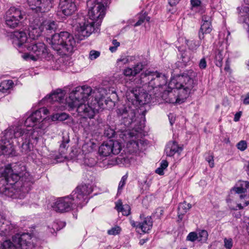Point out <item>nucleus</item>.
I'll list each match as a JSON object with an SVG mask.
<instances>
[{"label": "nucleus", "mask_w": 249, "mask_h": 249, "mask_svg": "<svg viewBox=\"0 0 249 249\" xmlns=\"http://www.w3.org/2000/svg\"><path fill=\"white\" fill-rule=\"evenodd\" d=\"M74 205L70 196L59 198L53 204V208L56 212L63 213L70 211Z\"/></svg>", "instance_id": "nucleus-17"}, {"label": "nucleus", "mask_w": 249, "mask_h": 249, "mask_svg": "<svg viewBox=\"0 0 249 249\" xmlns=\"http://www.w3.org/2000/svg\"><path fill=\"white\" fill-rule=\"evenodd\" d=\"M63 140L62 141V143L60 144V148H65L67 147V144H68V143L70 142V139L68 136H63Z\"/></svg>", "instance_id": "nucleus-50"}, {"label": "nucleus", "mask_w": 249, "mask_h": 249, "mask_svg": "<svg viewBox=\"0 0 249 249\" xmlns=\"http://www.w3.org/2000/svg\"><path fill=\"white\" fill-rule=\"evenodd\" d=\"M100 53L99 51L92 50L89 52V58L90 60H94L99 56Z\"/></svg>", "instance_id": "nucleus-48"}, {"label": "nucleus", "mask_w": 249, "mask_h": 249, "mask_svg": "<svg viewBox=\"0 0 249 249\" xmlns=\"http://www.w3.org/2000/svg\"><path fill=\"white\" fill-rule=\"evenodd\" d=\"M52 48L60 55L72 52L76 42L72 35L68 32H61L52 36L50 39Z\"/></svg>", "instance_id": "nucleus-6"}, {"label": "nucleus", "mask_w": 249, "mask_h": 249, "mask_svg": "<svg viewBox=\"0 0 249 249\" xmlns=\"http://www.w3.org/2000/svg\"><path fill=\"white\" fill-rule=\"evenodd\" d=\"M59 222L57 221L54 222L52 225V228L53 230V231H57L61 229V227L58 225Z\"/></svg>", "instance_id": "nucleus-55"}, {"label": "nucleus", "mask_w": 249, "mask_h": 249, "mask_svg": "<svg viewBox=\"0 0 249 249\" xmlns=\"http://www.w3.org/2000/svg\"><path fill=\"white\" fill-rule=\"evenodd\" d=\"M236 193L241 194L239 196L240 198L242 199L247 197V192L249 191V182L245 181H240L236 185V186L233 187L232 190Z\"/></svg>", "instance_id": "nucleus-25"}, {"label": "nucleus", "mask_w": 249, "mask_h": 249, "mask_svg": "<svg viewBox=\"0 0 249 249\" xmlns=\"http://www.w3.org/2000/svg\"><path fill=\"white\" fill-rule=\"evenodd\" d=\"M237 148L241 151H244L247 147V144L245 141H241L237 144Z\"/></svg>", "instance_id": "nucleus-49"}, {"label": "nucleus", "mask_w": 249, "mask_h": 249, "mask_svg": "<svg viewBox=\"0 0 249 249\" xmlns=\"http://www.w3.org/2000/svg\"><path fill=\"white\" fill-rule=\"evenodd\" d=\"M29 38L27 40H35L41 36L44 35L43 27L40 24V21L38 19H35L31 21L28 28Z\"/></svg>", "instance_id": "nucleus-18"}, {"label": "nucleus", "mask_w": 249, "mask_h": 249, "mask_svg": "<svg viewBox=\"0 0 249 249\" xmlns=\"http://www.w3.org/2000/svg\"><path fill=\"white\" fill-rule=\"evenodd\" d=\"M131 225L136 229H140L143 232H147L150 231L153 226L151 217H145L141 222H136L133 220H130Z\"/></svg>", "instance_id": "nucleus-23"}, {"label": "nucleus", "mask_w": 249, "mask_h": 249, "mask_svg": "<svg viewBox=\"0 0 249 249\" xmlns=\"http://www.w3.org/2000/svg\"><path fill=\"white\" fill-rule=\"evenodd\" d=\"M121 228L118 226L112 227L111 229L107 231V233L109 235H116L120 233Z\"/></svg>", "instance_id": "nucleus-40"}, {"label": "nucleus", "mask_w": 249, "mask_h": 249, "mask_svg": "<svg viewBox=\"0 0 249 249\" xmlns=\"http://www.w3.org/2000/svg\"><path fill=\"white\" fill-rule=\"evenodd\" d=\"M164 169L161 168L160 167L158 168L156 170V173L160 175H163L164 174L163 172Z\"/></svg>", "instance_id": "nucleus-60"}, {"label": "nucleus", "mask_w": 249, "mask_h": 249, "mask_svg": "<svg viewBox=\"0 0 249 249\" xmlns=\"http://www.w3.org/2000/svg\"><path fill=\"white\" fill-rule=\"evenodd\" d=\"M182 150V148L179 147L178 143L174 142H170L166 145L165 152L167 156L171 157L175 153L179 152Z\"/></svg>", "instance_id": "nucleus-27"}, {"label": "nucleus", "mask_w": 249, "mask_h": 249, "mask_svg": "<svg viewBox=\"0 0 249 249\" xmlns=\"http://www.w3.org/2000/svg\"><path fill=\"white\" fill-rule=\"evenodd\" d=\"M13 143L10 139L5 138V135L0 140V153L6 156H15L16 151Z\"/></svg>", "instance_id": "nucleus-20"}, {"label": "nucleus", "mask_w": 249, "mask_h": 249, "mask_svg": "<svg viewBox=\"0 0 249 249\" xmlns=\"http://www.w3.org/2000/svg\"><path fill=\"white\" fill-rule=\"evenodd\" d=\"M197 235L199 241L202 243L206 242L208 237V233L207 231L204 230H201Z\"/></svg>", "instance_id": "nucleus-37"}, {"label": "nucleus", "mask_w": 249, "mask_h": 249, "mask_svg": "<svg viewBox=\"0 0 249 249\" xmlns=\"http://www.w3.org/2000/svg\"><path fill=\"white\" fill-rule=\"evenodd\" d=\"M237 207L239 209H242L243 208V207L242 206L241 204H237Z\"/></svg>", "instance_id": "nucleus-64"}, {"label": "nucleus", "mask_w": 249, "mask_h": 249, "mask_svg": "<svg viewBox=\"0 0 249 249\" xmlns=\"http://www.w3.org/2000/svg\"><path fill=\"white\" fill-rule=\"evenodd\" d=\"M192 207V205L185 201L179 204L178 207V217L181 220L183 215Z\"/></svg>", "instance_id": "nucleus-30"}, {"label": "nucleus", "mask_w": 249, "mask_h": 249, "mask_svg": "<svg viewBox=\"0 0 249 249\" xmlns=\"http://www.w3.org/2000/svg\"><path fill=\"white\" fill-rule=\"evenodd\" d=\"M191 3L192 6V9L196 10L195 8H197L200 6L201 1L200 0H191Z\"/></svg>", "instance_id": "nucleus-52"}, {"label": "nucleus", "mask_w": 249, "mask_h": 249, "mask_svg": "<svg viewBox=\"0 0 249 249\" xmlns=\"http://www.w3.org/2000/svg\"><path fill=\"white\" fill-rule=\"evenodd\" d=\"M48 112V110L45 107H41L36 110L26 119L24 122V126L27 128H32L33 130V127H35L36 128H42V124H40L42 119V113L47 115Z\"/></svg>", "instance_id": "nucleus-13"}, {"label": "nucleus", "mask_w": 249, "mask_h": 249, "mask_svg": "<svg viewBox=\"0 0 249 249\" xmlns=\"http://www.w3.org/2000/svg\"><path fill=\"white\" fill-rule=\"evenodd\" d=\"M129 62V59L128 56H121V57L118 59L117 63L119 64L122 63L123 64H125Z\"/></svg>", "instance_id": "nucleus-53"}, {"label": "nucleus", "mask_w": 249, "mask_h": 249, "mask_svg": "<svg viewBox=\"0 0 249 249\" xmlns=\"http://www.w3.org/2000/svg\"><path fill=\"white\" fill-rule=\"evenodd\" d=\"M224 247L226 249H231L233 246L232 240L231 238L224 239Z\"/></svg>", "instance_id": "nucleus-46"}, {"label": "nucleus", "mask_w": 249, "mask_h": 249, "mask_svg": "<svg viewBox=\"0 0 249 249\" xmlns=\"http://www.w3.org/2000/svg\"><path fill=\"white\" fill-rule=\"evenodd\" d=\"M225 71H228V72H231V69H230V63L228 61V60H227L226 62V65L225 67L224 68Z\"/></svg>", "instance_id": "nucleus-59"}, {"label": "nucleus", "mask_w": 249, "mask_h": 249, "mask_svg": "<svg viewBox=\"0 0 249 249\" xmlns=\"http://www.w3.org/2000/svg\"><path fill=\"white\" fill-rule=\"evenodd\" d=\"M65 92L61 89H57L49 96L48 100L50 102H61L64 99Z\"/></svg>", "instance_id": "nucleus-28"}, {"label": "nucleus", "mask_w": 249, "mask_h": 249, "mask_svg": "<svg viewBox=\"0 0 249 249\" xmlns=\"http://www.w3.org/2000/svg\"><path fill=\"white\" fill-rule=\"evenodd\" d=\"M59 8L58 15L62 13L65 16H71L77 9L76 0H60Z\"/></svg>", "instance_id": "nucleus-19"}, {"label": "nucleus", "mask_w": 249, "mask_h": 249, "mask_svg": "<svg viewBox=\"0 0 249 249\" xmlns=\"http://www.w3.org/2000/svg\"><path fill=\"white\" fill-rule=\"evenodd\" d=\"M116 50H117V47H116L115 46H111V47H109V50L112 53L115 52L116 51Z\"/></svg>", "instance_id": "nucleus-63"}, {"label": "nucleus", "mask_w": 249, "mask_h": 249, "mask_svg": "<svg viewBox=\"0 0 249 249\" xmlns=\"http://www.w3.org/2000/svg\"><path fill=\"white\" fill-rule=\"evenodd\" d=\"M196 76V73L192 70L185 71L182 73L177 75L171 79L168 87L172 89H179L178 95L176 98H170L173 92L172 91H165L164 95L168 93L170 98L166 99V102L170 103H182L189 96L191 91L194 87L195 83L194 78Z\"/></svg>", "instance_id": "nucleus-4"}, {"label": "nucleus", "mask_w": 249, "mask_h": 249, "mask_svg": "<svg viewBox=\"0 0 249 249\" xmlns=\"http://www.w3.org/2000/svg\"><path fill=\"white\" fill-rule=\"evenodd\" d=\"M128 102L137 107L139 105H143L148 103L150 96L146 91H140V89L131 90L126 94Z\"/></svg>", "instance_id": "nucleus-12"}, {"label": "nucleus", "mask_w": 249, "mask_h": 249, "mask_svg": "<svg viewBox=\"0 0 249 249\" xmlns=\"http://www.w3.org/2000/svg\"><path fill=\"white\" fill-rule=\"evenodd\" d=\"M206 161L209 163L210 167L213 168L214 166L213 156L212 154H208L205 157Z\"/></svg>", "instance_id": "nucleus-45"}, {"label": "nucleus", "mask_w": 249, "mask_h": 249, "mask_svg": "<svg viewBox=\"0 0 249 249\" xmlns=\"http://www.w3.org/2000/svg\"><path fill=\"white\" fill-rule=\"evenodd\" d=\"M193 58V55L189 51H184L182 52L181 55V58L182 61L185 64L190 61Z\"/></svg>", "instance_id": "nucleus-36"}, {"label": "nucleus", "mask_w": 249, "mask_h": 249, "mask_svg": "<svg viewBox=\"0 0 249 249\" xmlns=\"http://www.w3.org/2000/svg\"><path fill=\"white\" fill-rule=\"evenodd\" d=\"M34 131L32 129H27L25 126H12L9 127L5 131V138L10 139H18L21 137L22 139L27 140L32 137Z\"/></svg>", "instance_id": "nucleus-11"}, {"label": "nucleus", "mask_w": 249, "mask_h": 249, "mask_svg": "<svg viewBox=\"0 0 249 249\" xmlns=\"http://www.w3.org/2000/svg\"><path fill=\"white\" fill-rule=\"evenodd\" d=\"M124 74L126 76H135L132 68H126L124 70Z\"/></svg>", "instance_id": "nucleus-47"}, {"label": "nucleus", "mask_w": 249, "mask_h": 249, "mask_svg": "<svg viewBox=\"0 0 249 249\" xmlns=\"http://www.w3.org/2000/svg\"><path fill=\"white\" fill-rule=\"evenodd\" d=\"M103 89L93 91L87 86L76 87L69 95L67 101L69 107L77 108L79 115L82 116L79 124L87 133L94 132L102 122V120L94 118L95 114L102 107L104 101Z\"/></svg>", "instance_id": "nucleus-1"}, {"label": "nucleus", "mask_w": 249, "mask_h": 249, "mask_svg": "<svg viewBox=\"0 0 249 249\" xmlns=\"http://www.w3.org/2000/svg\"><path fill=\"white\" fill-rule=\"evenodd\" d=\"M137 110L136 106L132 104L130 105V103L128 102L127 106L118 108L117 113L124 125L128 127L136 121V113Z\"/></svg>", "instance_id": "nucleus-10"}, {"label": "nucleus", "mask_w": 249, "mask_h": 249, "mask_svg": "<svg viewBox=\"0 0 249 249\" xmlns=\"http://www.w3.org/2000/svg\"><path fill=\"white\" fill-rule=\"evenodd\" d=\"M30 8L35 13L48 12L53 7V0H27Z\"/></svg>", "instance_id": "nucleus-16"}, {"label": "nucleus", "mask_w": 249, "mask_h": 249, "mask_svg": "<svg viewBox=\"0 0 249 249\" xmlns=\"http://www.w3.org/2000/svg\"><path fill=\"white\" fill-rule=\"evenodd\" d=\"M34 146L30 142V139L25 140L22 144L20 147V151L23 154L29 155L30 152L33 150Z\"/></svg>", "instance_id": "nucleus-31"}, {"label": "nucleus", "mask_w": 249, "mask_h": 249, "mask_svg": "<svg viewBox=\"0 0 249 249\" xmlns=\"http://www.w3.org/2000/svg\"><path fill=\"white\" fill-rule=\"evenodd\" d=\"M122 146L120 142L117 141L109 140L104 142L99 148L100 155L107 157L111 154L117 155L121 152Z\"/></svg>", "instance_id": "nucleus-15"}, {"label": "nucleus", "mask_w": 249, "mask_h": 249, "mask_svg": "<svg viewBox=\"0 0 249 249\" xmlns=\"http://www.w3.org/2000/svg\"><path fill=\"white\" fill-rule=\"evenodd\" d=\"M132 68L134 71V74L135 75H136L142 70L143 69V65L142 63L140 62L134 65Z\"/></svg>", "instance_id": "nucleus-41"}, {"label": "nucleus", "mask_w": 249, "mask_h": 249, "mask_svg": "<svg viewBox=\"0 0 249 249\" xmlns=\"http://www.w3.org/2000/svg\"><path fill=\"white\" fill-rule=\"evenodd\" d=\"M243 103L244 104H249V96H247L244 100Z\"/></svg>", "instance_id": "nucleus-62"}, {"label": "nucleus", "mask_w": 249, "mask_h": 249, "mask_svg": "<svg viewBox=\"0 0 249 249\" xmlns=\"http://www.w3.org/2000/svg\"><path fill=\"white\" fill-rule=\"evenodd\" d=\"M186 44L188 46L189 50L195 51L200 46L201 41L200 40H186Z\"/></svg>", "instance_id": "nucleus-34"}, {"label": "nucleus", "mask_w": 249, "mask_h": 249, "mask_svg": "<svg viewBox=\"0 0 249 249\" xmlns=\"http://www.w3.org/2000/svg\"><path fill=\"white\" fill-rule=\"evenodd\" d=\"M69 117V115L66 113H57L53 114L52 116V120L53 121H63L66 120Z\"/></svg>", "instance_id": "nucleus-35"}, {"label": "nucleus", "mask_w": 249, "mask_h": 249, "mask_svg": "<svg viewBox=\"0 0 249 249\" xmlns=\"http://www.w3.org/2000/svg\"><path fill=\"white\" fill-rule=\"evenodd\" d=\"M115 133V130L110 127L109 125H106L104 130V135L108 138H111L114 136Z\"/></svg>", "instance_id": "nucleus-38"}, {"label": "nucleus", "mask_w": 249, "mask_h": 249, "mask_svg": "<svg viewBox=\"0 0 249 249\" xmlns=\"http://www.w3.org/2000/svg\"><path fill=\"white\" fill-rule=\"evenodd\" d=\"M115 209L118 212H122L124 215L127 216L130 213V207L128 205H123L121 200H118L116 203Z\"/></svg>", "instance_id": "nucleus-29"}, {"label": "nucleus", "mask_w": 249, "mask_h": 249, "mask_svg": "<svg viewBox=\"0 0 249 249\" xmlns=\"http://www.w3.org/2000/svg\"><path fill=\"white\" fill-rule=\"evenodd\" d=\"M223 59V56L222 52L220 51L217 52L215 56V65L219 67H221L222 66Z\"/></svg>", "instance_id": "nucleus-39"}, {"label": "nucleus", "mask_w": 249, "mask_h": 249, "mask_svg": "<svg viewBox=\"0 0 249 249\" xmlns=\"http://www.w3.org/2000/svg\"><path fill=\"white\" fill-rule=\"evenodd\" d=\"M212 30L211 20L210 17L205 15L202 17V24L198 32V37L200 40L204 39V35L210 34Z\"/></svg>", "instance_id": "nucleus-22"}, {"label": "nucleus", "mask_w": 249, "mask_h": 249, "mask_svg": "<svg viewBox=\"0 0 249 249\" xmlns=\"http://www.w3.org/2000/svg\"><path fill=\"white\" fill-rule=\"evenodd\" d=\"M48 112V110L45 107H41L36 110L26 119L24 122V126L27 128H32L33 130V127H35L36 128H42V124H40L42 119V113L47 115Z\"/></svg>", "instance_id": "nucleus-14"}, {"label": "nucleus", "mask_w": 249, "mask_h": 249, "mask_svg": "<svg viewBox=\"0 0 249 249\" xmlns=\"http://www.w3.org/2000/svg\"><path fill=\"white\" fill-rule=\"evenodd\" d=\"M197 239H198V235L195 232H191L187 236V240L191 242H194Z\"/></svg>", "instance_id": "nucleus-44"}, {"label": "nucleus", "mask_w": 249, "mask_h": 249, "mask_svg": "<svg viewBox=\"0 0 249 249\" xmlns=\"http://www.w3.org/2000/svg\"><path fill=\"white\" fill-rule=\"evenodd\" d=\"M13 44L18 48H26L31 58L36 60L46 57L47 51L44 43L36 42L35 40H27L26 34L23 31H15L13 37Z\"/></svg>", "instance_id": "nucleus-5"}, {"label": "nucleus", "mask_w": 249, "mask_h": 249, "mask_svg": "<svg viewBox=\"0 0 249 249\" xmlns=\"http://www.w3.org/2000/svg\"><path fill=\"white\" fill-rule=\"evenodd\" d=\"M31 177L24 165H16L0 168V193L12 196L14 185L23 192H28L31 185Z\"/></svg>", "instance_id": "nucleus-2"}, {"label": "nucleus", "mask_w": 249, "mask_h": 249, "mask_svg": "<svg viewBox=\"0 0 249 249\" xmlns=\"http://www.w3.org/2000/svg\"><path fill=\"white\" fill-rule=\"evenodd\" d=\"M1 245L2 249H33L35 247L31 235L28 233L16 234L12 240H5Z\"/></svg>", "instance_id": "nucleus-7"}, {"label": "nucleus", "mask_w": 249, "mask_h": 249, "mask_svg": "<svg viewBox=\"0 0 249 249\" xmlns=\"http://www.w3.org/2000/svg\"><path fill=\"white\" fill-rule=\"evenodd\" d=\"M11 19V21H12V23H13V25H11L9 23H8V20H7V19H5V23H6V25L11 28H15L17 27L19 23V22L18 21V20L17 19H15L14 18H12Z\"/></svg>", "instance_id": "nucleus-43"}, {"label": "nucleus", "mask_w": 249, "mask_h": 249, "mask_svg": "<svg viewBox=\"0 0 249 249\" xmlns=\"http://www.w3.org/2000/svg\"><path fill=\"white\" fill-rule=\"evenodd\" d=\"M127 178V177L126 175H124L122 177L121 180L119 184L118 188V193H120L121 192L125 184Z\"/></svg>", "instance_id": "nucleus-42"}, {"label": "nucleus", "mask_w": 249, "mask_h": 249, "mask_svg": "<svg viewBox=\"0 0 249 249\" xmlns=\"http://www.w3.org/2000/svg\"><path fill=\"white\" fill-rule=\"evenodd\" d=\"M126 148L128 150V152L130 153L135 152L139 150L138 142L133 140L130 141L126 144Z\"/></svg>", "instance_id": "nucleus-33"}, {"label": "nucleus", "mask_w": 249, "mask_h": 249, "mask_svg": "<svg viewBox=\"0 0 249 249\" xmlns=\"http://www.w3.org/2000/svg\"><path fill=\"white\" fill-rule=\"evenodd\" d=\"M241 114H242V112L241 111H239L238 112H237L235 115H234V121L235 122H237L240 119V118L241 116Z\"/></svg>", "instance_id": "nucleus-57"}, {"label": "nucleus", "mask_w": 249, "mask_h": 249, "mask_svg": "<svg viewBox=\"0 0 249 249\" xmlns=\"http://www.w3.org/2000/svg\"><path fill=\"white\" fill-rule=\"evenodd\" d=\"M141 83H148L149 86L153 89L161 87L167 84V78L162 73L157 71H146L140 75Z\"/></svg>", "instance_id": "nucleus-8"}, {"label": "nucleus", "mask_w": 249, "mask_h": 249, "mask_svg": "<svg viewBox=\"0 0 249 249\" xmlns=\"http://www.w3.org/2000/svg\"><path fill=\"white\" fill-rule=\"evenodd\" d=\"M198 66L200 69H205L206 68L207 61L205 57H203L200 60Z\"/></svg>", "instance_id": "nucleus-51"}, {"label": "nucleus", "mask_w": 249, "mask_h": 249, "mask_svg": "<svg viewBox=\"0 0 249 249\" xmlns=\"http://www.w3.org/2000/svg\"><path fill=\"white\" fill-rule=\"evenodd\" d=\"M180 0H168L169 4L173 6L176 5Z\"/></svg>", "instance_id": "nucleus-58"}, {"label": "nucleus", "mask_w": 249, "mask_h": 249, "mask_svg": "<svg viewBox=\"0 0 249 249\" xmlns=\"http://www.w3.org/2000/svg\"><path fill=\"white\" fill-rule=\"evenodd\" d=\"M112 44H113L114 46L117 48L120 46V43L118 42L116 39H113L112 40Z\"/></svg>", "instance_id": "nucleus-61"}, {"label": "nucleus", "mask_w": 249, "mask_h": 249, "mask_svg": "<svg viewBox=\"0 0 249 249\" xmlns=\"http://www.w3.org/2000/svg\"><path fill=\"white\" fill-rule=\"evenodd\" d=\"M92 192V189L89 184H83L78 186L72 192L71 198L74 206L82 207L83 204L88 201V196Z\"/></svg>", "instance_id": "nucleus-9"}, {"label": "nucleus", "mask_w": 249, "mask_h": 249, "mask_svg": "<svg viewBox=\"0 0 249 249\" xmlns=\"http://www.w3.org/2000/svg\"><path fill=\"white\" fill-rule=\"evenodd\" d=\"M14 83L12 80H4L0 84V91L3 93L6 92L13 87Z\"/></svg>", "instance_id": "nucleus-32"}, {"label": "nucleus", "mask_w": 249, "mask_h": 249, "mask_svg": "<svg viewBox=\"0 0 249 249\" xmlns=\"http://www.w3.org/2000/svg\"><path fill=\"white\" fill-rule=\"evenodd\" d=\"M23 16L24 12H22L18 8L12 7L6 11L4 18L7 19L8 23L12 25L13 24L12 23V21L11 19L12 18L17 19L20 22V20L23 18Z\"/></svg>", "instance_id": "nucleus-24"}, {"label": "nucleus", "mask_w": 249, "mask_h": 249, "mask_svg": "<svg viewBox=\"0 0 249 249\" xmlns=\"http://www.w3.org/2000/svg\"><path fill=\"white\" fill-rule=\"evenodd\" d=\"M40 24L43 27L44 36H48L57 28L56 22L50 19H46L42 22L40 21Z\"/></svg>", "instance_id": "nucleus-26"}, {"label": "nucleus", "mask_w": 249, "mask_h": 249, "mask_svg": "<svg viewBox=\"0 0 249 249\" xmlns=\"http://www.w3.org/2000/svg\"><path fill=\"white\" fill-rule=\"evenodd\" d=\"M89 7L88 16L79 22L77 26L76 36L80 40L89 36L93 32H98L99 26L105 15V6L102 0H89L87 2Z\"/></svg>", "instance_id": "nucleus-3"}, {"label": "nucleus", "mask_w": 249, "mask_h": 249, "mask_svg": "<svg viewBox=\"0 0 249 249\" xmlns=\"http://www.w3.org/2000/svg\"><path fill=\"white\" fill-rule=\"evenodd\" d=\"M168 165V163L166 160H162L160 163V167L164 170L167 167Z\"/></svg>", "instance_id": "nucleus-56"}, {"label": "nucleus", "mask_w": 249, "mask_h": 249, "mask_svg": "<svg viewBox=\"0 0 249 249\" xmlns=\"http://www.w3.org/2000/svg\"><path fill=\"white\" fill-rule=\"evenodd\" d=\"M146 19L145 16L142 15L140 17L138 21L134 24V26H138L141 25Z\"/></svg>", "instance_id": "nucleus-54"}, {"label": "nucleus", "mask_w": 249, "mask_h": 249, "mask_svg": "<svg viewBox=\"0 0 249 249\" xmlns=\"http://www.w3.org/2000/svg\"><path fill=\"white\" fill-rule=\"evenodd\" d=\"M14 232V226L6 221L3 215L0 214V236L6 237Z\"/></svg>", "instance_id": "nucleus-21"}]
</instances>
